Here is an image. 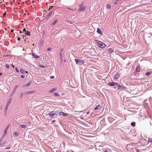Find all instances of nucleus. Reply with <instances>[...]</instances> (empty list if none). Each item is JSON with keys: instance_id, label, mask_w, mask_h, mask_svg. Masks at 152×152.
Returning a JSON list of instances; mask_svg holds the SVG:
<instances>
[{"instance_id": "nucleus-1", "label": "nucleus", "mask_w": 152, "mask_h": 152, "mask_svg": "<svg viewBox=\"0 0 152 152\" xmlns=\"http://www.w3.org/2000/svg\"><path fill=\"white\" fill-rule=\"evenodd\" d=\"M107 85L110 86H113V88L114 89L117 90L125 88L123 86H122L121 85H119L117 83H115L113 82H112L111 83H108Z\"/></svg>"}, {"instance_id": "nucleus-2", "label": "nucleus", "mask_w": 152, "mask_h": 152, "mask_svg": "<svg viewBox=\"0 0 152 152\" xmlns=\"http://www.w3.org/2000/svg\"><path fill=\"white\" fill-rule=\"evenodd\" d=\"M48 115L51 118H55L57 117L58 115V113L56 111H52Z\"/></svg>"}, {"instance_id": "nucleus-3", "label": "nucleus", "mask_w": 152, "mask_h": 152, "mask_svg": "<svg viewBox=\"0 0 152 152\" xmlns=\"http://www.w3.org/2000/svg\"><path fill=\"white\" fill-rule=\"evenodd\" d=\"M96 42L98 46L102 48H105L106 45L102 41L99 40H96Z\"/></svg>"}, {"instance_id": "nucleus-4", "label": "nucleus", "mask_w": 152, "mask_h": 152, "mask_svg": "<svg viewBox=\"0 0 152 152\" xmlns=\"http://www.w3.org/2000/svg\"><path fill=\"white\" fill-rule=\"evenodd\" d=\"M83 2H82L80 5V6L77 10L78 12H84L85 10L86 7L83 4Z\"/></svg>"}, {"instance_id": "nucleus-5", "label": "nucleus", "mask_w": 152, "mask_h": 152, "mask_svg": "<svg viewBox=\"0 0 152 152\" xmlns=\"http://www.w3.org/2000/svg\"><path fill=\"white\" fill-rule=\"evenodd\" d=\"M12 100V99H9L7 103L6 106L5 108V110H4V113H5L6 114L7 113V110L8 109V107L9 106V105L10 104L11 101Z\"/></svg>"}, {"instance_id": "nucleus-6", "label": "nucleus", "mask_w": 152, "mask_h": 152, "mask_svg": "<svg viewBox=\"0 0 152 152\" xmlns=\"http://www.w3.org/2000/svg\"><path fill=\"white\" fill-rule=\"evenodd\" d=\"M75 60L77 64L79 63L83 64L84 62V60L79 59H75Z\"/></svg>"}, {"instance_id": "nucleus-7", "label": "nucleus", "mask_w": 152, "mask_h": 152, "mask_svg": "<svg viewBox=\"0 0 152 152\" xmlns=\"http://www.w3.org/2000/svg\"><path fill=\"white\" fill-rule=\"evenodd\" d=\"M114 49L113 48H109L107 50V52L109 54H110L114 51Z\"/></svg>"}, {"instance_id": "nucleus-8", "label": "nucleus", "mask_w": 152, "mask_h": 152, "mask_svg": "<svg viewBox=\"0 0 152 152\" xmlns=\"http://www.w3.org/2000/svg\"><path fill=\"white\" fill-rule=\"evenodd\" d=\"M10 126L9 125H8L6 128L5 129L4 131V133L2 135V138H4L7 133V131L9 128Z\"/></svg>"}, {"instance_id": "nucleus-9", "label": "nucleus", "mask_w": 152, "mask_h": 152, "mask_svg": "<svg viewBox=\"0 0 152 152\" xmlns=\"http://www.w3.org/2000/svg\"><path fill=\"white\" fill-rule=\"evenodd\" d=\"M59 115L60 116H66L68 115V114L67 113H65L63 112H61L59 113Z\"/></svg>"}, {"instance_id": "nucleus-10", "label": "nucleus", "mask_w": 152, "mask_h": 152, "mask_svg": "<svg viewBox=\"0 0 152 152\" xmlns=\"http://www.w3.org/2000/svg\"><path fill=\"white\" fill-rule=\"evenodd\" d=\"M15 86L13 88V91H12V93L11 94L12 95H13L16 91V89L18 87V86Z\"/></svg>"}, {"instance_id": "nucleus-11", "label": "nucleus", "mask_w": 152, "mask_h": 152, "mask_svg": "<svg viewBox=\"0 0 152 152\" xmlns=\"http://www.w3.org/2000/svg\"><path fill=\"white\" fill-rule=\"evenodd\" d=\"M101 108V106L100 105H98L96 106L95 107L94 109V110H98L100 109Z\"/></svg>"}, {"instance_id": "nucleus-12", "label": "nucleus", "mask_w": 152, "mask_h": 152, "mask_svg": "<svg viewBox=\"0 0 152 152\" xmlns=\"http://www.w3.org/2000/svg\"><path fill=\"white\" fill-rule=\"evenodd\" d=\"M120 76V73H117V74L115 75V77L114 78V79H115V80H116L117 79H118L119 77Z\"/></svg>"}, {"instance_id": "nucleus-13", "label": "nucleus", "mask_w": 152, "mask_h": 152, "mask_svg": "<svg viewBox=\"0 0 152 152\" xmlns=\"http://www.w3.org/2000/svg\"><path fill=\"white\" fill-rule=\"evenodd\" d=\"M52 11H51L48 14V15H47V16L46 17V19L47 20H48L50 18L49 17L51 16V15L52 14Z\"/></svg>"}, {"instance_id": "nucleus-14", "label": "nucleus", "mask_w": 152, "mask_h": 152, "mask_svg": "<svg viewBox=\"0 0 152 152\" xmlns=\"http://www.w3.org/2000/svg\"><path fill=\"white\" fill-rule=\"evenodd\" d=\"M32 55L35 58H38L39 57V56H38L36 53H32Z\"/></svg>"}, {"instance_id": "nucleus-15", "label": "nucleus", "mask_w": 152, "mask_h": 152, "mask_svg": "<svg viewBox=\"0 0 152 152\" xmlns=\"http://www.w3.org/2000/svg\"><path fill=\"white\" fill-rule=\"evenodd\" d=\"M140 66H137L136 69L135 71L137 72H138L140 71Z\"/></svg>"}, {"instance_id": "nucleus-16", "label": "nucleus", "mask_w": 152, "mask_h": 152, "mask_svg": "<svg viewBox=\"0 0 152 152\" xmlns=\"http://www.w3.org/2000/svg\"><path fill=\"white\" fill-rule=\"evenodd\" d=\"M20 127L22 128H26L27 127V125L24 124H20Z\"/></svg>"}, {"instance_id": "nucleus-17", "label": "nucleus", "mask_w": 152, "mask_h": 152, "mask_svg": "<svg viewBox=\"0 0 152 152\" xmlns=\"http://www.w3.org/2000/svg\"><path fill=\"white\" fill-rule=\"evenodd\" d=\"M31 83V81L30 80L28 81V83L26 85V87H28L30 86Z\"/></svg>"}, {"instance_id": "nucleus-18", "label": "nucleus", "mask_w": 152, "mask_h": 152, "mask_svg": "<svg viewBox=\"0 0 152 152\" xmlns=\"http://www.w3.org/2000/svg\"><path fill=\"white\" fill-rule=\"evenodd\" d=\"M97 33H98V34H101V35L102 34V33L101 32V31L99 28H97Z\"/></svg>"}, {"instance_id": "nucleus-19", "label": "nucleus", "mask_w": 152, "mask_h": 152, "mask_svg": "<svg viewBox=\"0 0 152 152\" xmlns=\"http://www.w3.org/2000/svg\"><path fill=\"white\" fill-rule=\"evenodd\" d=\"M58 21L57 20H54L51 24V25L52 26H54L56 24V23H57V22Z\"/></svg>"}, {"instance_id": "nucleus-20", "label": "nucleus", "mask_w": 152, "mask_h": 152, "mask_svg": "<svg viewBox=\"0 0 152 152\" xmlns=\"http://www.w3.org/2000/svg\"><path fill=\"white\" fill-rule=\"evenodd\" d=\"M30 32L28 31H27L25 33V35H26L27 36H29L30 35Z\"/></svg>"}, {"instance_id": "nucleus-21", "label": "nucleus", "mask_w": 152, "mask_h": 152, "mask_svg": "<svg viewBox=\"0 0 152 152\" xmlns=\"http://www.w3.org/2000/svg\"><path fill=\"white\" fill-rule=\"evenodd\" d=\"M151 72H147L145 73V75L148 76L151 74Z\"/></svg>"}, {"instance_id": "nucleus-22", "label": "nucleus", "mask_w": 152, "mask_h": 152, "mask_svg": "<svg viewBox=\"0 0 152 152\" xmlns=\"http://www.w3.org/2000/svg\"><path fill=\"white\" fill-rule=\"evenodd\" d=\"M35 92V91H28V92H26V93L27 94H32L34 93Z\"/></svg>"}, {"instance_id": "nucleus-23", "label": "nucleus", "mask_w": 152, "mask_h": 152, "mask_svg": "<svg viewBox=\"0 0 152 152\" xmlns=\"http://www.w3.org/2000/svg\"><path fill=\"white\" fill-rule=\"evenodd\" d=\"M56 88H53L50 91V92H53L54 91H55L56 90Z\"/></svg>"}, {"instance_id": "nucleus-24", "label": "nucleus", "mask_w": 152, "mask_h": 152, "mask_svg": "<svg viewBox=\"0 0 152 152\" xmlns=\"http://www.w3.org/2000/svg\"><path fill=\"white\" fill-rule=\"evenodd\" d=\"M60 58L61 61H62L63 60V57H62V54L61 53H60Z\"/></svg>"}, {"instance_id": "nucleus-25", "label": "nucleus", "mask_w": 152, "mask_h": 152, "mask_svg": "<svg viewBox=\"0 0 152 152\" xmlns=\"http://www.w3.org/2000/svg\"><path fill=\"white\" fill-rule=\"evenodd\" d=\"M148 143L152 142V138H149L148 140Z\"/></svg>"}, {"instance_id": "nucleus-26", "label": "nucleus", "mask_w": 152, "mask_h": 152, "mask_svg": "<svg viewBox=\"0 0 152 152\" xmlns=\"http://www.w3.org/2000/svg\"><path fill=\"white\" fill-rule=\"evenodd\" d=\"M131 125L133 127H134L135 125V122H132L131 123Z\"/></svg>"}, {"instance_id": "nucleus-27", "label": "nucleus", "mask_w": 152, "mask_h": 152, "mask_svg": "<svg viewBox=\"0 0 152 152\" xmlns=\"http://www.w3.org/2000/svg\"><path fill=\"white\" fill-rule=\"evenodd\" d=\"M13 134L16 136H17L18 135V133L17 132H15Z\"/></svg>"}, {"instance_id": "nucleus-28", "label": "nucleus", "mask_w": 152, "mask_h": 152, "mask_svg": "<svg viewBox=\"0 0 152 152\" xmlns=\"http://www.w3.org/2000/svg\"><path fill=\"white\" fill-rule=\"evenodd\" d=\"M5 143V142H0V146H1L2 145H4Z\"/></svg>"}, {"instance_id": "nucleus-29", "label": "nucleus", "mask_w": 152, "mask_h": 152, "mask_svg": "<svg viewBox=\"0 0 152 152\" xmlns=\"http://www.w3.org/2000/svg\"><path fill=\"white\" fill-rule=\"evenodd\" d=\"M23 95V92H21L20 94V98H22Z\"/></svg>"}, {"instance_id": "nucleus-30", "label": "nucleus", "mask_w": 152, "mask_h": 152, "mask_svg": "<svg viewBox=\"0 0 152 152\" xmlns=\"http://www.w3.org/2000/svg\"><path fill=\"white\" fill-rule=\"evenodd\" d=\"M20 72L21 74H23L24 73V70L23 69H20Z\"/></svg>"}, {"instance_id": "nucleus-31", "label": "nucleus", "mask_w": 152, "mask_h": 152, "mask_svg": "<svg viewBox=\"0 0 152 152\" xmlns=\"http://www.w3.org/2000/svg\"><path fill=\"white\" fill-rule=\"evenodd\" d=\"M106 7L108 9H110L111 8V6L109 4H107Z\"/></svg>"}, {"instance_id": "nucleus-32", "label": "nucleus", "mask_w": 152, "mask_h": 152, "mask_svg": "<svg viewBox=\"0 0 152 152\" xmlns=\"http://www.w3.org/2000/svg\"><path fill=\"white\" fill-rule=\"evenodd\" d=\"M54 95L55 96H58V94L57 93H54Z\"/></svg>"}, {"instance_id": "nucleus-33", "label": "nucleus", "mask_w": 152, "mask_h": 152, "mask_svg": "<svg viewBox=\"0 0 152 152\" xmlns=\"http://www.w3.org/2000/svg\"><path fill=\"white\" fill-rule=\"evenodd\" d=\"M11 147H7L5 148H4V149H9Z\"/></svg>"}, {"instance_id": "nucleus-34", "label": "nucleus", "mask_w": 152, "mask_h": 152, "mask_svg": "<svg viewBox=\"0 0 152 152\" xmlns=\"http://www.w3.org/2000/svg\"><path fill=\"white\" fill-rule=\"evenodd\" d=\"M20 77L22 78H25V76L24 75H20Z\"/></svg>"}, {"instance_id": "nucleus-35", "label": "nucleus", "mask_w": 152, "mask_h": 152, "mask_svg": "<svg viewBox=\"0 0 152 152\" xmlns=\"http://www.w3.org/2000/svg\"><path fill=\"white\" fill-rule=\"evenodd\" d=\"M107 151H110V150L108 149H106V151H104V152H108Z\"/></svg>"}, {"instance_id": "nucleus-36", "label": "nucleus", "mask_w": 152, "mask_h": 152, "mask_svg": "<svg viewBox=\"0 0 152 152\" xmlns=\"http://www.w3.org/2000/svg\"><path fill=\"white\" fill-rule=\"evenodd\" d=\"M6 67L7 68H9V65L7 64H6Z\"/></svg>"}, {"instance_id": "nucleus-37", "label": "nucleus", "mask_w": 152, "mask_h": 152, "mask_svg": "<svg viewBox=\"0 0 152 152\" xmlns=\"http://www.w3.org/2000/svg\"><path fill=\"white\" fill-rule=\"evenodd\" d=\"M15 70H16V72H19L18 69L16 67L15 68Z\"/></svg>"}, {"instance_id": "nucleus-38", "label": "nucleus", "mask_w": 152, "mask_h": 152, "mask_svg": "<svg viewBox=\"0 0 152 152\" xmlns=\"http://www.w3.org/2000/svg\"><path fill=\"white\" fill-rule=\"evenodd\" d=\"M39 66L41 68H43L45 67L44 66H43L41 65H39Z\"/></svg>"}, {"instance_id": "nucleus-39", "label": "nucleus", "mask_w": 152, "mask_h": 152, "mask_svg": "<svg viewBox=\"0 0 152 152\" xmlns=\"http://www.w3.org/2000/svg\"><path fill=\"white\" fill-rule=\"evenodd\" d=\"M67 9H68L69 10H72V11H73L74 10L73 9H70V8H67Z\"/></svg>"}, {"instance_id": "nucleus-40", "label": "nucleus", "mask_w": 152, "mask_h": 152, "mask_svg": "<svg viewBox=\"0 0 152 152\" xmlns=\"http://www.w3.org/2000/svg\"><path fill=\"white\" fill-rule=\"evenodd\" d=\"M50 78L51 79H53L54 78V77L53 76H51L50 77Z\"/></svg>"}, {"instance_id": "nucleus-41", "label": "nucleus", "mask_w": 152, "mask_h": 152, "mask_svg": "<svg viewBox=\"0 0 152 152\" xmlns=\"http://www.w3.org/2000/svg\"><path fill=\"white\" fill-rule=\"evenodd\" d=\"M148 34H149L150 36H152V33H148Z\"/></svg>"}, {"instance_id": "nucleus-42", "label": "nucleus", "mask_w": 152, "mask_h": 152, "mask_svg": "<svg viewBox=\"0 0 152 152\" xmlns=\"http://www.w3.org/2000/svg\"><path fill=\"white\" fill-rule=\"evenodd\" d=\"M43 40H41L40 42V44H42L43 43Z\"/></svg>"}, {"instance_id": "nucleus-43", "label": "nucleus", "mask_w": 152, "mask_h": 152, "mask_svg": "<svg viewBox=\"0 0 152 152\" xmlns=\"http://www.w3.org/2000/svg\"><path fill=\"white\" fill-rule=\"evenodd\" d=\"M51 50V48H48V49H47V50L48 51H50Z\"/></svg>"}, {"instance_id": "nucleus-44", "label": "nucleus", "mask_w": 152, "mask_h": 152, "mask_svg": "<svg viewBox=\"0 0 152 152\" xmlns=\"http://www.w3.org/2000/svg\"><path fill=\"white\" fill-rule=\"evenodd\" d=\"M11 66H12V67H13V68H14L15 67V66H14V65L12 64L11 65Z\"/></svg>"}, {"instance_id": "nucleus-45", "label": "nucleus", "mask_w": 152, "mask_h": 152, "mask_svg": "<svg viewBox=\"0 0 152 152\" xmlns=\"http://www.w3.org/2000/svg\"><path fill=\"white\" fill-rule=\"evenodd\" d=\"M55 122H56V120H53L52 121V123H54Z\"/></svg>"}, {"instance_id": "nucleus-46", "label": "nucleus", "mask_w": 152, "mask_h": 152, "mask_svg": "<svg viewBox=\"0 0 152 152\" xmlns=\"http://www.w3.org/2000/svg\"><path fill=\"white\" fill-rule=\"evenodd\" d=\"M20 38H18V39H17V40H18V41H20Z\"/></svg>"}, {"instance_id": "nucleus-47", "label": "nucleus", "mask_w": 152, "mask_h": 152, "mask_svg": "<svg viewBox=\"0 0 152 152\" xmlns=\"http://www.w3.org/2000/svg\"><path fill=\"white\" fill-rule=\"evenodd\" d=\"M3 15H4V16L6 17V12H5L4 13Z\"/></svg>"}, {"instance_id": "nucleus-48", "label": "nucleus", "mask_w": 152, "mask_h": 152, "mask_svg": "<svg viewBox=\"0 0 152 152\" xmlns=\"http://www.w3.org/2000/svg\"><path fill=\"white\" fill-rule=\"evenodd\" d=\"M14 31V29H12L11 30V32H13Z\"/></svg>"}, {"instance_id": "nucleus-49", "label": "nucleus", "mask_w": 152, "mask_h": 152, "mask_svg": "<svg viewBox=\"0 0 152 152\" xmlns=\"http://www.w3.org/2000/svg\"><path fill=\"white\" fill-rule=\"evenodd\" d=\"M28 123L29 124H31V122L30 121H28Z\"/></svg>"}, {"instance_id": "nucleus-50", "label": "nucleus", "mask_w": 152, "mask_h": 152, "mask_svg": "<svg viewBox=\"0 0 152 152\" xmlns=\"http://www.w3.org/2000/svg\"><path fill=\"white\" fill-rule=\"evenodd\" d=\"M89 111H88L86 113V114L87 115L89 114Z\"/></svg>"}, {"instance_id": "nucleus-51", "label": "nucleus", "mask_w": 152, "mask_h": 152, "mask_svg": "<svg viewBox=\"0 0 152 152\" xmlns=\"http://www.w3.org/2000/svg\"><path fill=\"white\" fill-rule=\"evenodd\" d=\"M23 30L24 31H26V30L25 28H24Z\"/></svg>"}, {"instance_id": "nucleus-52", "label": "nucleus", "mask_w": 152, "mask_h": 152, "mask_svg": "<svg viewBox=\"0 0 152 152\" xmlns=\"http://www.w3.org/2000/svg\"><path fill=\"white\" fill-rule=\"evenodd\" d=\"M3 138L2 137V138H1V139L0 140V142H1L2 140V139H3Z\"/></svg>"}, {"instance_id": "nucleus-53", "label": "nucleus", "mask_w": 152, "mask_h": 152, "mask_svg": "<svg viewBox=\"0 0 152 152\" xmlns=\"http://www.w3.org/2000/svg\"><path fill=\"white\" fill-rule=\"evenodd\" d=\"M50 7V8L51 9H52V8H53V6H51V7Z\"/></svg>"}, {"instance_id": "nucleus-54", "label": "nucleus", "mask_w": 152, "mask_h": 152, "mask_svg": "<svg viewBox=\"0 0 152 152\" xmlns=\"http://www.w3.org/2000/svg\"><path fill=\"white\" fill-rule=\"evenodd\" d=\"M2 75V74L0 72V75L1 76V75Z\"/></svg>"}, {"instance_id": "nucleus-55", "label": "nucleus", "mask_w": 152, "mask_h": 152, "mask_svg": "<svg viewBox=\"0 0 152 152\" xmlns=\"http://www.w3.org/2000/svg\"><path fill=\"white\" fill-rule=\"evenodd\" d=\"M25 72L26 73H28V72L27 71H26Z\"/></svg>"}, {"instance_id": "nucleus-56", "label": "nucleus", "mask_w": 152, "mask_h": 152, "mask_svg": "<svg viewBox=\"0 0 152 152\" xmlns=\"http://www.w3.org/2000/svg\"><path fill=\"white\" fill-rule=\"evenodd\" d=\"M64 61L65 62H66V60L64 59Z\"/></svg>"}, {"instance_id": "nucleus-57", "label": "nucleus", "mask_w": 152, "mask_h": 152, "mask_svg": "<svg viewBox=\"0 0 152 152\" xmlns=\"http://www.w3.org/2000/svg\"><path fill=\"white\" fill-rule=\"evenodd\" d=\"M119 0H115V1H118Z\"/></svg>"}, {"instance_id": "nucleus-58", "label": "nucleus", "mask_w": 152, "mask_h": 152, "mask_svg": "<svg viewBox=\"0 0 152 152\" xmlns=\"http://www.w3.org/2000/svg\"><path fill=\"white\" fill-rule=\"evenodd\" d=\"M50 9H51V8L50 7V8L48 9V10H50Z\"/></svg>"}, {"instance_id": "nucleus-59", "label": "nucleus", "mask_w": 152, "mask_h": 152, "mask_svg": "<svg viewBox=\"0 0 152 152\" xmlns=\"http://www.w3.org/2000/svg\"><path fill=\"white\" fill-rule=\"evenodd\" d=\"M61 51H62L63 50V49H61Z\"/></svg>"}, {"instance_id": "nucleus-60", "label": "nucleus", "mask_w": 152, "mask_h": 152, "mask_svg": "<svg viewBox=\"0 0 152 152\" xmlns=\"http://www.w3.org/2000/svg\"><path fill=\"white\" fill-rule=\"evenodd\" d=\"M116 3L115 2L114 3V4H115Z\"/></svg>"}, {"instance_id": "nucleus-61", "label": "nucleus", "mask_w": 152, "mask_h": 152, "mask_svg": "<svg viewBox=\"0 0 152 152\" xmlns=\"http://www.w3.org/2000/svg\"><path fill=\"white\" fill-rule=\"evenodd\" d=\"M108 152H110V151H107Z\"/></svg>"}]
</instances>
